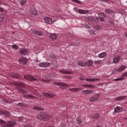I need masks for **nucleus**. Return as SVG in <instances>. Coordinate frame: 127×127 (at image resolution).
Masks as SVG:
<instances>
[{
    "label": "nucleus",
    "mask_w": 127,
    "mask_h": 127,
    "mask_svg": "<svg viewBox=\"0 0 127 127\" xmlns=\"http://www.w3.org/2000/svg\"><path fill=\"white\" fill-rule=\"evenodd\" d=\"M0 124L2 125L1 127H13L15 126L16 122L14 120H11L6 123L2 120H0Z\"/></svg>",
    "instance_id": "f257e3e1"
},
{
    "label": "nucleus",
    "mask_w": 127,
    "mask_h": 127,
    "mask_svg": "<svg viewBox=\"0 0 127 127\" xmlns=\"http://www.w3.org/2000/svg\"><path fill=\"white\" fill-rule=\"evenodd\" d=\"M37 119L38 120H41L43 122H45V121H48L51 119V117L47 114H39L37 116Z\"/></svg>",
    "instance_id": "f03ea898"
},
{
    "label": "nucleus",
    "mask_w": 127,
    "mask_h": 127,
    "mask_svg": "<svg viewBox=\"0 0 127 127\" xmlns=\"http://www.w3.org/2000/svg\"><path fill=\"white\" fill-rule=\"evenodd\" d=\"M44 20L45 21V23H47V24H53L54 22H56V20L53 19L48 17H44Z\"/></svg>",
    "instance_id": "7ed1b4c3"
},
{
    "label": "nucleus",
    "mask_w": 127,
    "mask_h": 127,
    "mask_svg": "<svg viewBox=\"0 0 127 127\" xmlns=\"http://www.w3.org/2000/svg\"><path fill=\"white\" fill-rule=\"evenodd\" d=\"M100 99V94H95L93 95L89 99V102H97Z\"/></svg>",
    "instance_id": "20e7f679"
},
{
    "label": "nucleus",
    "mask_w": 127,
    "mask_h": 127,
    "mask_svg": "<svg viewBox=\"0 0 127 127\" xmlns=\"http://www.w3.org/2000/svg\"><path fill=\"white\" fill-rule=\"evenodd\" d=\"M27 62H28V60L25 57H22L19 59V63H20V64L25 65L27 64Z\"/></svg>",
    "instance_id": "39448f33"
},
{
    "label": "nucleus",
    "mask_w": 127,
    "mask_h": 127,
    "mask_svg": "<svg viewBox=\"0 0 127 127\" xmlns=\"http://www.w3.org/2000/svg\"><path fill=\"white\" fill-rule=\"evenodd\" d=\"M24 78L26 79V80H28V81H36V78H34L32 75H26L24 76Z\"/></svg>",
    "instance_id": "423d86ee"
},
{
    "label": "nucleus",
    "mask_w": 127,
    "mask_h": 127,
    "mask_svg": "<svg viewBox=\"0 0 127 127\" xmlns=\"http://www.w3.org/2000/svg\"><path fill=\"white\" fill-rule=\"evenodd\" d=\"M42 95L46 98H54V97H55V95L53 93H43Z\"/></svg>",
    "instance_id": "0eeeda50"
},
{
    "label": "nucleus",
    "mask_w": 127,
    "mask_h": 127,
    "mask_svg": "<svg viewBox=\"0 0 127 127\" xmlns=\"http://www.w3.org/2000/svg\"><path fill=\"white\" fill-rule=\"evenodd\" d=\"M49 65H50V64H49L48 62L41 63L39 64V67H42V68H46L48 67Z\"/></svg>",
    "instance_id": "6e6552de"
},
{
    "label": "nucleus",
    "mask_w": 127,
    "mask_h": 127,
    "mask_svg": "<svg viewBox=\"0 0 127 127\" xmlns=\"http://www.w3.org/2000/svg\"><path fill=\"white\" fill-rule=\"evenodd\" d=\"M120 60H121V56H118L117 57H115L113 60V62L114 64H118L120 62Z\"/></svg>",
    "instance_id": "1a4fd4ad"
},
{
    "label": "nucleus",
    "mask_w": 127,
    "mask_h": 127,
    "mask_svg": "<svg viewBox=\"0 0 127 127\" xmlns=\"http://www.w3.org/2000/svg\"><path fill=\"white\" fill-rule=\"evenodd\" d=\"M20 54L21 55H27V54H28V50L25 49H21L20 50Z\"/></svg>",
    "instance_id": "9d476101"
},
{
    "label": "nucleus",
    "mask_w": 127,
    "mask_h": 127,
    "mask_svg": "<svg viewBox=\"0 0 127 127\" xmlns=\"http://www.w3.org/2000/svg\"><path fill=\"white\" fill-rule=\"evenodd\" d=\"M0 115H2V116H4L6 118L7 117H9L10 113L8 112H6L5 111L0 110Z\"/></svg>",
    "instance_id": "9b49d317"
},
{
    "label": "nucleus",
    "mask_w": 127,
    "mask_h": 127,
    "mask_svg": "<svg viewBox=\"0 0 127 127\" xmlns=\"http://www.w3.org/2000/svg\"><path fill=\"white\" fill-rule=\"evenodd\" d=\"M54 85H57V86H62L63 87H67L68 84L65 83H61L60 82H56L54 83Z\"/></svg>",
    "instance_id": "f8f14e48"
},
{
    "label": "nucleus",
    "mask_w": 127,
    "mask_h": 127,
    "mask_svg": "<svg viewBox=\"0 0 127 127\" xmlns=\"http://www.w3.org/2000/svg\"><path fill=\"white\" fill-rule=\"evenodd\" d=\"M33 33L36 34V35H37L38 36H42V35H43V32L37 31L36 30H33Z\"/></svg>",
    "instance_id": "ddd939ff"
},
{
    "label": "nucleus",
    "mask_w": 127,
    "mask_h": 127,
    "mask_svg": "<svg viewBox=\"0 0 127 127\" xmlns=\"http://www.w3.org/2000/svg\"><path fill=\"white\" fill-rule=\"evenodd\" d=\"M93 92L94 91L92 90H83L82 92V94L83 95H88V94H92V93H93Z\"/></svg>",
    "instance_id": "4468645a"
},
{
    "label": "nucleus",
    "mask_w": 127,
    "mask_h": 127,
    "mask_svg": "<svg viewBox=\"0 0 127 127\" xmlns=\"http://www.w3.org/2000/svg\"><path fill=\"white\" fill-rule=\"evenodd\" d=\"M77 64L80 67H86V62L79 61L78 62Z\"/></svg>",
    "instance_id": "2eb2a0df"
},
{
    "label": "nucleus",
    "mask_w": 127,
    "mask_h": 127,
    "mask_svg": "<svg viewBox=\"0 0 127 127\" xmlns=\"http://www.w3.org/2000/svg\"><path fill=\"white\" fill-rule=\"evenodd\" d=\"M81 90H82L81 88H71L69 89L70 92H78L81 91Z\"/></svg>",
    "instance_id": "dca6fc26"
},
{
    "label": "nucleus",
    "mask_w": 127,
    "mask_h": 127,
    "mask_svg": "<svg viewBox=\"0 0 127 127\" xmlns=\"http://www.w3.org/2000/svg\"><path fill=\"white\" fill-rule=\"evenodd\" d=\"M89 12L88 10L78 9V13L80 14H87Z\"/></svg>",
    "instance_id": "f3484780"
},
{
    "label": "nucleus",
    "mask_w": 127,
    "mask_h": 127,
    "mask_svg": "<svg viewBox=\"0 0 127 127\" xmlns=\"http://www.w3.org/2000/svg\"><path fill=\"white\" fill-rule=\"evenodd\" d=\"M127 99V96H119L115 98L116 101H124V100H126Z\"/></svg>",
    "instance_id": "a211bd4d"
},
{
    "label": "nucleus",
    "mask_w": 127,
    "mask_h": 127,
    "mask_svg": "<svg viewBox=\"0 0 127 127\" xmlns=\"http://www.w3.org/2000/svg\"><path fill=\"white\" fill-rule=\"evenodd\" d=\"M30 11L33 15H37V11H36V9L34 8H31Z\"/></svg>",
    "instance_id": "6ab92c4d"
},
{
    "label": "nucleus",
    "mask_w": 127,
    "mask_h": 127,
    "mask_svg": "<svg viewBox=\"0 0 127 127\" xmlns=\"http://www.w3.org/2000/svg\"><path fill=\"white\" fill-rule=\"evenodd\" d=\"M122 110H123V107H117L115 108V110H114V112L115 113H121V112H122Z\"/></svg>",
    "instance_id": "aec40b11"
},
{
    "label": "nucleus",
    "mask_w": 127,
    "mask_h": 127,
    "mask_svg": "<svg viewBox=\"0 0 127 127\" xmlns=\"http://www.w3.org/2000/svg\"><path fill=\"white\" fill-rule=\"evenodd\" d=\"M49 38L52 39V40H55L57 38V34H51L49 36Z\"/></svg>",
    "instance_id": "412c9836"
},
{
    "label": "nucleus",
    "mask_w": 127,
    "mask_h": 127,
    "mask_svg": "<svg viewBox=\"0 0 127 127\" xmlns=\"http://www.w3.org/2000/svg\"><path fill=\"white\" fill-rule=\"evenodd\" d=\"M107 53L106 52H102L98 55L99 58H105L107 56Z\"/></svg>",
    "instance_id": "4be33fe9"
},
{
    "label": "nucleus",
    "mask_w": 127,
    "mask_h": 127,
    "mask_svg": "<svg viewBox=\"0 0 127 127\" xmlns=\"http://www.w3.org/2000/svg\"><path fill=\"white\" fill-rule=\"evenodd\" d=\"M99 80L98 78H86V81L87 82H96Z\"/></svg>",
    "instance_id": "5701e85b"
},
{
    "label": "nucleus",
    "mask_w": 127,
    "mask_h": 127,
    "mask_svg": "<svg viewBox=\"0 0 127 127\" xmlns=\"http://www.w3.org/2000/svg\"><path fill=\"white\" fill-rule=\"evenodd\" d=\"M76 123L77 124H78L79 126H83V124H82V119L79 117L77 118Z\"/></svg>",
    "instance_id": "b1692460"
},
{
    "label": "nucleus",
    "mask_w": 127,
    "mask_h": 127,
    "mask_svg": "<svg viewBox=\"0 0 127 127\" xmlns=\"http://www.w3.org/2000/svg\"><path fill=\"white\" fill-rule=\"evenodd\" d=\"M127 66L126 65H122L121 67L117 69L118 72H122V71H124L125 69H127Z\"/></svg>",
    "instance_id": "393cba45"
},
{
    "label": "nucleus",
    "mask_w": 127,
    "mask_h": 127,
    "mask_svg": "<svg viewBox=\"0 0 127 127\" xmlns=\"http://www.w3.org/2000/svg\"><path fill=\"white\" fill-rule=\"evenodd\" d=\"M92 118L94 120H98L100 119V115L98 113H95L92 115Z\"/></svg>",
    "instance_id": "a878e982"
},
{
    "label": "nucleus",
    "mask_w": 127,
    "mask_h": 127,
    "mask_svg": "<svg viewBox=\"0 0 127 127\" xmlns=\"http://www.w3.org/2000/svg\"><path fill=\"white\" fill-rule=\"evenodd\" d=\"M25 98H28V99H36V97L33 96L31 94L25 95L24 96Z\"/></svg>",
    "instance_id": "bb28decb"
},
{
    "label": "nucleus",
    "mask_w": 127,
    "mask_h": 127,
    "mask_svg": "<svg viewBox=\"0 0 127 127\" xmlns=\"http://www.w3.org/2000/svg\"><path fill=\"white\" fill-rule=\"evenodd\" d=\"M102 17H100V21L103 22L104 20V18H106V17H107V14L103 13L102 14Z\"/></svg>",
    "instance_id": "cd10ccee"
},
{
    "label": "nucleus",
    "mask_w": 127,
    "mask_h": 127,
    "mask_svg": "<svg viewBox=\"0 0 127 127\" xmlns=\"http://www.w3.org/2000/svg\"><path fill=\"white\" fill-rule=\"evenodd\" d=\"M34 110H36V111H44V108H40L37 106L34 107Z\"/></svg>",
    "instance_id": "c85d7f7f"
},
{
    "label": "nucleus",
    "mask_w": 127,
    "mask_h": 127,
    "mask_svg": "<svg viewBox=\"0 0 127 127\" xmlns=\"http://www.w3.org/2000/svg\"><path fill=\"white\" fill-rule=\"evenodd\" d=\"M15 86H18L19 87H24L25 85H24V83L22 82H17L16 83H14Z\"/></svg>",
    "instance_id": "c756f323"
},
{
    "label": "nucleus",
    "mask_w": 127,
    "mask_h": 127,
    "mask_svg": "<svg viewBox=\"0 0 127 127\" xmlns=\"http://www.w3.org/2000/svg\"><path fill=\"white\" fill-rule=\"evenodd\" d=\"M86 66H92L93 65V61H89L87 62H85Z\"/></svg>",
    "instance_id": "7c9ffc66"
},
{
    "label": "nucleus",
    "mask_w": 127,
    "mask_h": 127,
    "mask_svg": "<svg viewBox=\"0 0 127 127\" xmlns=\"http://www.w3.org/2000/svg\"><path fill=\"white\" fill-rule=\"evenodd\" d=\"M83 87H85V88H89V89H91V88H95V86L90 84H83Z\"/></svg>",
    "instance_id": "2f4dec72"
},
{
    "label": "nucleus",
    "mask_w": 127,
    "mask_h": 127,
    "mask_svg": "<svg viewBox=\"0 0 127 127\" xmlns=\"http://www.w3.org/2000/svg\"><path fill=\"white\" fill-rule=\"evenodd\" d=\"M10 76L12 78H19V75L17 73H12Z\"/></svg>",
    "instance_id": "473e14b6"
},
{
    "label": "nucleus",
    "mask_w": 127,
    "mask_h": 127,
    "mask_svg": "<svg viewBox=\"0 0 127 127\" xmlns=\"http://www.w3.org/2000/svg\"><path fill=\"white\" fill-rule=\"evenodd\" d=\"M19 122H22V123H24L26 122V118L24 117H19Z\"/></svg>",
    "instance_id": "72a5a7b5"
},
{
    "label": "nucleus",
    "mask_w": 127,
    "mask_h": 127,
    "mask_svg": "<svg viewBox=\"0 0 127 127\" xmlns=\"http://www.w3.org/2000/svg\"><path fill=\"white\" fill-rule=\"evenodd\" d=\"M27 2V1H26V0H21L20 1V4L21 5H24L25 4H26Z\"/></svg>",
    "instance_id": "f704fd0d"
},
{
    "label": "nucleus",
    "mask_w": 127,
    "mask_h": 127,
    "mask_svg": "<svg viewBox=\"0 0 127 127\" xmlns=\"http://www.w3.org/2000/svg\"><path fill=\"white\" fill-rule=\"evenodd\" d=\"M105 12L109 14L110 13H113L114 11L110 9H106V10H105Z\"/></svg>",
    "instance_id": "c9c22d12"
},
{
    "label": "nucleus",
    "mask_w": 127,
    "mask_h": 127,
    "mask_svg": "<svg viewBox=\"0 0 127 127\" xmlns=\"http://www.w3.org/2000/svg\"><path fill=\"white\" fill-rule=\"evenodd\" d=\"M4 19V15L2 14H0V23Z\"/></svg>",
    "instance_id": "e433bc0d"
},
{
    "label": "nucleus",
    "mask_w": 127,
    "mask_h": 127,
    "mask_svg": "<svg viewBox=\"0 0 127 127\" xmlns=\"http://www.w3.org/2000/svg\"><path fill=\"white\" fill-rule=\"evenodd\" d=\"M18 90L21 93H23V94H27V92H26V90H23V89L21 88H18Z\"/></svg>",
    "instance_id": "4c0bfd02"
},
{
    "label": "nucleus",
    "mask_w": 127,
    "mask_h": 127,
    "mask_svg": "<svg viewBox=\"0 0 127 127\" xmlns=\"http://www.w3.org/2000/svg\"><path fill=\"white\" fill-rule=\"evenodd\" d=\"M94 64H102V60L95 61L94 62Z\"/></svg>",
    "instance_id": "58836bf2"
},
{
    "label": "nucleus",
    "mask_w": 127,
    "mask_h": 127,
    "mask_svg": "<svg viewBox=\"0 0 127 127\" xmlns=\"http://www.w3.org/2000/svg\"><path fill=\"white\" fill-rule=\"evenodd\" d=\"M65 74L70 75L71 74H73V71H72L71 70H65Z\"/></svg>",
    "instance_id": "ea45409f"
},
{
    "label": "nucleus",
    "mask_w": 127,
    "mask_h": 127,
    "mask_svg": "<svg viewBox=\"0 0 127 127\" xmlns=\"http://www.w3.org/2000/svg\"><path fill=\"white\" fill-rule=\"evenodd\" d=\"M12 49H15V50H17L18 49L17 46H16V45H12Z\"/></svg>",
    "instance_id": "a19ab883"
},
{
    "label": "nucleus",
    "mask_w": 127,
    "mask_h": 127,
    "mask_svg": "<svg viewBox=\"0 0 127 127\" xmlns=\"http://www.w3.org/2000/svg\"><path fill=\"white\" fill-rule=\"evenodd\" d=\"M73 2H75V3H81V1L79 0H71Z\"/></svg>",
    "instance_id": "79ce46f5"
},
{
    "label": "nucleus",
    "mask_w": 127,
    "mask_h": 127,
    "mask_svg": "<svg viewBox=\"0 0 127 127\" xmlns=\"http://www.w3.org/2000/svg\"><path fill=\"white\" fill-rule=\"evenodd\" d=\"M17 107H24V105L22 103H19L17 104Z\"/></svg>",
    "instance_id": "37998d69"
},
{
    "label": "nucleus",
    "mask_w": 127,
    "mask_h": 127,
    "mask_svg": "<svg viewBox=\"0 0 127 127\" xmlns=\"http://www.w3.org/2000/svg\"><path fill=\"white\" fill-rule=\"evenodd\" d=\"M60 73H62L63 74H65L66 70L64 69H62L60 70Z\"/></svg>",
    "instance_id": "c03bdc74"
},
{
    "label": "nucleus",
    "mask_w": 127,
    "mask_h": 127,
    "mask_svg": "<svg viewBox=\"0 0 127 127\" xmlns=\"http://www.w3.org/2000/svg\"><path fill=\"white\" fill-rule=\"evenodd\" d=\"M127 72H124L122 75L121 77H127Z\"/></svg>",
    "instance_id": "a18cd8bd"
},
{
    "label": "nucleus",
    "mask_w": 127,
    "mask_h": 127,
    "mask_svg": "<svg viewBox=\"0 0 127 127\" xmlns=\"http://www.w3.org/2000/svg\"><path fill=\"white\" fill-rule=\"evenodd\" d=\"M121 80H123V77L116 78V79H114V81H121Z\"/></svg>",
    "instance_id": "49530a36"
},
{
    "label": "nucleus",
    "mask_w": 127,
    "mask_h": 127,
    "mask_svg": "<svg viewBox=\"0 0 127 127\" xmlns=\"http://www.w3.org/2000/svg\"><path fill=\"white\" fill-rule=\"evenodd\" d=\"M89 32H90V34H93V35L96 34V33L94 32V31H93L92 30H90Z\"/></svg>",
    "instance_id": "de8ad7c7"
},
{
    "label": "nucleus",
    "mask_w": 127,
    "mask_h": 127,
    "mask_svg": "<svg viewBox=\"0 0 127 127\" xmlns=\"http://www.w3.org/2000/svg\"><path fill=\"white\" fill-rule=\"evenodd\" d=\"M85 27H86V28H91V27H90V26H89V25H88V24H85Z\"/></svg>",
    "instance_id": "09e8293b"
},
{
    "label": "nucleus",
    "mask_w": 127,
    "mask_h": 127,
    "mask_svg": "<svg viewBox=\"0 0 127 127\" xmlns=\"http://www.w3.org/2000/svg\"><path fill=\"white\" fill-rule=\"evenodd\" d=\"M0 12H3V8L0 7Z\"/></svg>",
    "instance_id": "8fccbe9b"
},
{
    "label": "nucleus",
    "mask_w": 127,
    "mask_h": 127,
    "mask_svg": "<svg viewBox=\"0 0 127 127\" xmlns=\"http://www.w3.org/2000/svg\"><path fill=\"white\" fill-rule=\"evenodd\" d=\"M44 82H46L47 83H48V82H50V80H43Z\"/></svg>",
    "instance_id": "3c124183"
},
{
    "label": "nucleus",
    "mask_w": 127,
    "mask_h": 127,
    "mask_svg": "<svg viewBox=\"0 0 127 127\" xmlns=\"http://www.w3.org/2000/svg\"><path fill=\"white\" fill-rule=\"evenodd\" d=\"M96 127H100V126H99V125H97V126H96Z\"/></svg>",
    "instance_id": "603ef678"
},
{
    "label": "nucleus",
    "mask_w": 127,
    "mask_h": 127,
    "mask_svg": "<svg viewBox=\"0 0 127 127\" xmlns=\"http://www.w3.org/2000/svg\"><path fill=\"white\" fill-rule=\"evenodd\" d=\"M79 79H80V80H82V79H81V78H79Z\"/></svg>",
    "instance_id": "864d4df0"
},
{
    "label": "nucleus",
    "mask_w": 127,
    "mask_h": 127,
    "mask_svg": "<svg viewBox=\"0 0 127 127\" xmlns=\"http://www.w3.org/2000/svg\"><path fill=\"white\" fill-rule=\"evenodd\" d=\"M82 80V81H83L84 80V79H81Z\"/></svg>",
    "instance_id": "5fc2aeb1"
},
{
    "label": "nucleus",
    "mask_w": 127,
    "mask_h": 127,
    "mask_svg": "<svg viewBox=\"0 0 127 127\" xmlns=\"http://www.w3.org/2000/svg\"><path fill=\"white\" fill-rule=\"evenodd\" d=\"M1 0H0V2Z\"/></svg>",
    "instance_id": "6e6d98bb"
}]
</instances>
